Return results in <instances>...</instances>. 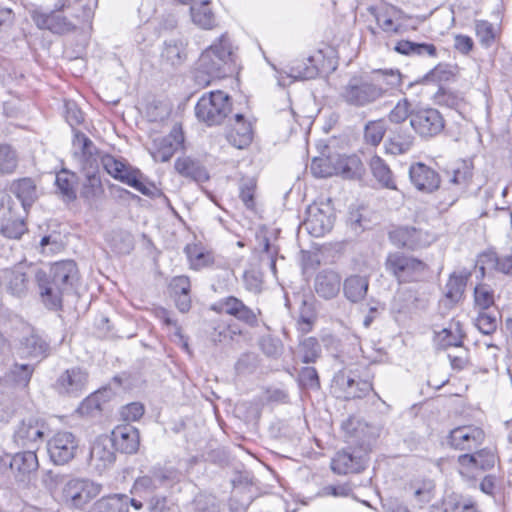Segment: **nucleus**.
<instances>
[{
	"mask_svg": "<svg viewBox=\"0 0 512 512\" xmlns=\"http://www.w3.org/2000/svg\"><path fill=\"white\" fill-rule=\"evenodd\" d=\"M34 278L41 303L57 311L63 307L64 296L75 292L79 271L73 260H65L52 264L47 270L37 269Z\"/></svg>",
	"mask_w": 512,
	"mask_h": 512,
	"instance_id": "obj_1",
	"label": "nucleus"
},
{
	"mask_svg": "<svg viewBox=\"0 0 512 512\" xmlns=\"http://www.w3.org/2000/svg\"><path fill=\"white\" fill-rule=\"evenodd\" d=\"M236 48L226 34L206 48L200 55L195 80L199 85L207 86L214 79H222L235 71Z\"/></svg>",
	"mask_w": 512,
	"mask_h": 512,
	"instance_id": "obj_2",
	"label": "nucleus"
},
{
	"mask_svg": "<svg viewBox=\"0 0 512 512\" xmlns=\"http://www.w3.org/2000/svg\"><path fill=\"white\" fill-rule=\"evenodd\" d=\"M364 16L368 22L376 24L375 27L369 24V32H375L377 27L384 32H407L418 29L425 20L422 15L411 14L389 4L368 7Z\"/></svg>",
	"mask_w": 512,
	"mask_h": 512,
	"instance_id": "obj_3",
	"label": "nucleus"
},
{
	"mask_svg": "<svg viewBox=\"0 0 512 512\" xmlns=\"http://www.w3.org/2000/svg\"><path fill=\"white\" fill-rule=\"evenodd\" d=\"M337 59V49L326 45L318 48L313 54L292 61L287 75L295 80L314 79L320 73L335 70Z\"/></svg>",
	"mask_w": 512,
	"mask_h": 512,
	"instance_id": "obj_4",
	"label": "nucleus"
},
{
	"mask_svg": "<svg viewBox=\"0 0 512 512\" xmlns=\"http://www.w3.org/2000/svg\"><path fill=\"white\" fill-rule=\"evenodd\" d=\"M104 170L114 179L134 188L145 196H154L157 192L153 184L145 183L140 170L133 168L125 160L116 158L110 154H104L100 158Z\"/></svg>",
	"mask_w": 512,
	"mask_h": 512,
	"instance_id": "obj_5",
	"label": "nucleus"
},
{
	"mask_svg": "<svg viewBox=\"0 0 512 512\" xmlns=\"http://www.w3.org/2000/svg\"><path fill=\"white\" fill-rule=\"evenodd\" d=\"M230 112V97L220 90L204 94L195 106L197 119L208 126L221 124Z\"/></svg>",
	"mask_w": 512,
	"mask_h": 512,
	"instance_id": "obj_6",
	"label": "nucleus"
},
{
	"mask_svg": "<svg viewBox=\"0 0 512 512\" xmlns=\"http://www.w3.org/2000/svg\"><path fill=\"white\" fill-rule=\"evenodd\" d=\"M385 267L399 283L418 281L428 268L422 260L402 252L390 253L386 258Z\"/></svg>",
	"mask_w": 512,
	"mask_h": 512,
	"instance_id": "obj_7",
	"label": "nucleus"
},
{
	"mask_svg": "<svg viewBox=\"0 0 512 512\" xmlns=\"http://www.w3.org/2000/svg\"><path fill=\"white\" fill-rule=\"evenodd\" d=\"M377 89L368 77L355 75L341 88L339 96L347 105L363 108L379 101Z\"/></svg>",
	"mask_w": 512,
	"mask_h": 512,
	"instance_id": "obj_8",
	"label": "nucleus"
},
{
	"mask_svg": "<svg viewBox=\"0 0 512 512\" xmlns=\"http://www.w3.org/2000/svg\"><path fill=\"white\" fill-rule=\"evenodd\" d=\"M88 381V371L74 366L59 374L53 384V389L62 397L78 398L87 390Z\"/></svg>",
	"mask_w": 512,
	"mask_h": 512,
	"instance_id": "obj_9",
	"label": "nucleus"
},
{
	"mask_svg": "<svg viewBox=\"0 0 512 512\" xmlns=\"http://www.w3.org/2000/svg\"><path fill=\"white\" fill-rule=\"evenodd\" d=\"M102 486L89 479L74 478L63 487L64 501L74 507L82 508L101 492Z\"/></svg>",
	"mask_w": 512,
	"mask_h": 512,
	"instance_id": "obj_10",
	"label": "nucleus"
},
{
	"mask_svg": "<svg viewBox=\"0 0 512 512\" xmlns=\"http://www.w3.org/2000/svg\"><path fill=\"white\" fill-rule=\"evenodd\" d=\"M46 425L42 419L28 417L16 426L13 433V442L27 450H36L44 440Z\"/></svg>",
	"mask_w": 512,
	"mask_h": 512,
	"instance_id": "obj_11",
	"label": "nucleus"
},
{
	"mask_svg": "<svg viewBox=\"0 0 512 512\" xmlns=\"http://www.w3.org/2000/svg\"><path fill=\"white\" fill-rule=\"evenodd\" d=\"M411 127L422 138H432L445 127L441 113L434 108H421L411 112Z\"/></svg>",
	"mask_w": 512,
	"mask_h": 512,
	"instance_id": "obj_12",
	"label": "nucleus"
},
{
	"mask_svg": "<svg viewBox=\"0 0 512 512\" xmlns=\"http://www.w3.org/2000/svg\"><path fill=\"white\" fill-rule=\"evenodd\" d=\"M213 310L218 313H223L234 317L241 323L249 327H257L259 324L258 315L261 311L257 312L248 307L241 299L235 296H227L220 299L214 306Z\"/></svg>",
	"mask_w": 512,
	"mask_h": 512,
	"instance_id": "obj_13",
	"label": "nucleus"
},
{
	"mask_svg": "<svg viewBox=\"0 0 512 512\" xmlns=\"http://www.w3.org/2000/svg\"><path fill=\"white\" fill-rule=\"evenodd\" d=\"M78 442L70 432L56 433L47 444L50 459L57 465L68 463L75 457Z\"/></svg>",
	"mask_w": 512,
	"mask_h": 512,
	"instance_id": "obj_14",
	"label": "nucleus"
},
{
	"mask_svg": "<svg viewBox=\"0 0 512 512\" xmlns=\"http://www.w3.org/2000/svg\"><path fill=\"white\" fill-rule=\"evenodd\" d=\"M484 431L474 425H465L450 431L447 442L456 450L472 451L478 449L484 442Z\"/></svg>",
	"mask_w": 512,
	"mask_h": 512,
	"instance_id": "obj_15",
	"label": "nucleus"
},
{
	"mask_svg": "<svg viewBox=\"0 0 512 512\" xmlns=\"http://www.w3.org/2000/svg\"><path fill=\"white\" fill-rule=\"evenodd\" d=\"M334 218L328 205L313 204L307 208L304 225L314 237H321L333 227Z\"/></svg>",
	"mask_w": 512,
	"mask_h": 512,
	"instance_id": "obj_16",
	"label": "nucleus"
},
{
	"mask_svg": "<svg viewBox=\"0 0 512 512\" xmlns=\"http://www.w3.org/2000/svg\"><path fill=\"white\" fill-rule=\"evenodd\" d=\"M391 241L398 247L416 250L428 246L433 238L415 227L403 226L390 232Z\"/></svg>",
	"mask_w": 512,
	"mask_h": 512,
	"instance_id": "obj_17",
	"label": "nucleus"
},
{
	"mask_svg": "<svg viewBox=\"0 0 512 512\" xmlns=\"http://www.w3.org/2000/svg\"><path fill=\"white\" fill-rule=\"evenodd\" d=\"M176 481V472L167 468H153L149 474L138 477L133 489L136 493H152Z\"/></svg>",
	"mask_w": 512,
	"mask_h": 512,
	"instance_id": "obj_18",
	"label": "nucleus"
},
{
	"mask_svg": "<svg viewBox=\"0 0 512 512\" xmlns=\"http://www.w3.org/2000/svg\"><path fill=\"white\" fill-rule=\"evenodd\" d=\"M184 142V136L180 127L174 126L171 132L153 140L151 155L155 161L167 162Z\"/></svg>",
	"mask_w": 512,
	"mask_h": 512,
	"instance_id": "obj_19",
	"label": "nucleus"
},
{
	"mask_svg": "<svg viewBox=\"0 0 512 512\" xmlns=\"http://www.w3.org/2000/svg\"><path fill=\"white\" fill-rule=\"evenodd\" d=\"M365 448L362 450L339 451L331 462V469L340 475L348 473H359L365 469L367 464Z\"/></svg>",
	"mask_w": 512,
	"mask_h": 512,
	"instance_id": "obj_20",
	"label": "nucleus"
},
{
	"mask_svg": "<svg viewBox=\"0 0 512 512\" xmlns=\"http://www.w3.org/2000/svg\"><path fill=\"white\" fill-rule=\"evenodd\" d=\"M346 441L361 448L369 446L375 436V428L364 422L361 418L350 416L342 423Z\"/></svg>",
	"mask_w": 512,
	"mask_h": 512,
	"instance_id": "obj_21",
	"label": "nucleus"
},
{
	"mask_svg": "<svg viewBox=\"0 0 512 512\" xmlns=\"http://www.w3.org/2000/svg\"><path fill=\"white\" fill-rule=\"evenodd\" d=\"M130 507L138 511L143 508V503L126 494L117 493L98 499L89 512H130Z\"/></svg>",
	"mask_w": 512,
	"mask_h": 512,
	"instance_id": "obj_22",
	"label": "nucleus"
},
{
	"mask_svg": "<svg viewBox=\"0 0 512 512\" xmlns=\"http://www.w3.org/2000/svg\"><path fill=\"white\" fill-rule=\"evenodd\" d=\"M115 451L113 442L108 436L98 437L90 450V465L102 472L115 462Z\"/></svg>",
	"mask_w": 512,
	"mask_h": 512,
	"instance_id": "obj_23",
	"label": "nucleus"
},
{
	"mask_svg": "<svg viewBox=\"0 0 512 512\" xmlns=\"http://www.w3.org/2000/svg\"><path fill=\"white\" fill-rule=\"evenodd\" d=\"M116 451L124 454H134L140 445V435L137 428L131 424L116 426L109 437Z\"/></svg>",
	"mask_w": 512,
	"mask_h": 512,
	"instance_id": "obj_24",
	"label": "nucleus"
},
{
	"mask_svg": "<svg viewBox=\"0 0 512 512\" xmlns=\"http://www.w3.org/2000/svg\"><path fill=\"white\" fill-rule=\"evenodd\" d=\"M409 176L414 187L425 193H432L440 186V177L431 167L416 163L409 169Z\"/></svg>",
	"mask_w": 512,
	"mask_h": 512,
	"instance_id": "obj_25",
	"label": "nucleus"
},
{
	"mask_svg": "<svg viewBox=\"0 0 512 512\" xmlns=\"http://www.w3.org/2000/svg\"><path fill=\"white\" fill-rule=\"evenodd\" d=\"M38 466V459L34 450L16 453L9 461V467L16 481L22 483L29 481L31 475L37 471Z\"/></svg>",
	"mask_w": 512,
	"mask_h": 512,
	"instance_id": "obj_26",
	"label": "nucleus"
},
{
	"mask_svg": "<svg viewBox=\"0 0 512 512\" xmlns=\"http://www.w3.org/2000/svg\"><path fill=\"white\" fill-rule=\"evenodd\" d=\"M368 79L374 87L378 88L379 93L376 95L379 100L398 89L402 84V75L398 69L373 70Z\"/></svg>",
	"mask_w": 512,
	"mask_h": 512,
	"instance_id": "obj_27",
	"label": "nucleus"
},
{
	"mask_svg": "<svg viewBox=\"0 0 512 512\" xmlns=\"http://www.w3.org/2000/svg\"><path fill=\"white\" fill-rule=\"evenodd\" d=\"M10 192L21 202L25 213L28 212L39 197L36 182L30 177L13 180L10 184Z\"/></svg>",
	"mask_w": 512,
	"mask_h": 512,
	"instance_id": "obj_28",
	"label": "nucleus"
},
{
	"mask_svg": "<svg viewBox=\"0 0 512 512\" xmlns=\"http://www.w3.org/2000/svg\"><path fill=\"white\" fill-rule=\"evenodd\" d=\"M341 281V276L336 271L331 269L321 270L314 280L315 292L321 298L332 299L338 295Z\"/></svg>",
	"mask_w": 512,
	"mask_h": 512,
	"instance_id": "obj_29",
	"label": "nucleus"
},
{
	"mask_svg": "<svg viewBox=\"0 0 512 512\" xmlns=\"http://www.w3.org/2000/svg\"><path fill=\"white\" fill-rule=\"evenodd\" d=\"M31 17L40 30L49 32H70L72 27L59 12L45 13L41 10H34Z\"/></svg>",
	"mask_w": 512,
	"mask_h": 512,
	"instance_id": "obj_30",
	"label": "nucleus"
},
{
	"mask_svg": "<svg viewBox=\"0 0 512 512\" xmlns=\"http://www.w3.org/2000/svg\"><path fill=\"white\" fill-rule=\"evenodd\" d=\"M414 135L403 126H397L391 130V134L385 143L386 151L393 155L407 153L414 145Z\"/></svg>",
	"mask_w": 512,
	"mask_h": 512,
	"instance_id": "obj_31",
	"label": "nucleus"
},
{
	"mask_svg": "<svg viewBox=\"0 0 512 512\" xmlns=\"http://www.w3.org/2000/svg\"><path fill=\"white\" fill-rule=\"evenodd\" d=\"M175 170L183 177L195 182H205L209 179L206 168L198 161L189 156L180 157L175 161Z\"/></svg>",
	"mask_w": 512,
	"mask_h": 512,
	"instance_id": "obj_32",
	"label": "nucleus"
},
{
	"mask_svg": "<svg viewBox=\"0 0 512 512\" xmlns=\"http://www.w3.org/2000/svg\"><path fill=\"white\" fill-rule=\"evenodd\" d=\"M253 138L251 124L245 121L242 114L235 115V124L227 133L228 142L238 149L247 147Z\"/></svg>",
	"mask_w": 512,
	"mask_h": 512,
	"instance_id": "obj_33",
	"label": "nucleus"
},
{
	"mask_svg": "<svg viewBox=\"0 0 512 512\" xmlns=\"http://www.w3.org/2000/svg\"><path fill=\"white\" fill-rule=\"evenodd\" d=\"M187 41L183 37L171 38L164 43L163 59L173 67L181 66L187 59Z\"/></svg>",
	"mask_w": 512,
	"mask_h": 512,
	"instance_id": "obj_34",
	"label": "nucleus"
},
{
	"mask_svg": "<svg viewBox=\"0 0 512 512\" xmlns=\"http://www.w3.org/2000/svg\"><path fill=\"white\" fill-rule=\"evenodd\" d=\"M387 47L403 55H418L435 57L437 50L434 44L417 43L408 40L389 41Z\"/></svg>",
	"mask_w": 512,
	"mask_h": 512,
	"instance_id": "obj_35",
	"label": "nucleus"
},
{
	"mask_svg": "<svg viewBox=\"0 0 512 512\" xmlns=\"http://www.w3.org/2000/svg\"><path fill=\"white\" fill-rule=\"evenodd\" d=\"M21 351L28 357L44 359L50 354V344L43 336L32 332L21 340Z\"/></svg>",
	"mask_w": 512,
	"mask_h": 512,
	"instance_id": "obj_36",
	"label": "nucleus"
},
{
	"mask_svg": "<svg viewBox=\"0 0 512 512\" xmlns=\"http://www.w3.org/2000/svg\"><path fill=\"white\" fill-rule=\"evenodd\" d=\"M369 288V279L367 276L351 275L343 282L344 296L352 303H358L363 300Z\"/></svg>",
	"mask_w": 512,
	"mask_h": 512,
	"instance_id": "obj_37",
	"label": "nucleus"
},
{
	"mask_svg": "<svg viewBox=\"0 0 512 512\" xmlns=\"http://www.w3.org/2000/svg\"><path fill=\"white\" fill-rule=\"evenodd\" d=\"M337 383L343 389L346 399L362 398L373 389L371 382L362 379L356 380L344 374L337 377Z\"/></svg>",
	"mask_w": 512,
	"mask_h": 512,
	"instance_id": "obj_38",
	"label": "nucleus"
},
{
	"mask_svg": "<svg viewBox=\"0 0 512 512\" xmlns=\"http://www.w3.org/2000/svg\"><path fill=\"white\" fill-rule=\"evenodd\" d=\"M464 333L461 323L452 320L447 328H443L436 334V341L440 348L461 347L463 344Z\"/></svg>",
	"mask_w": 512,
	"mask_h": 512,
	"instance_id": "obj_39",
	"label": "nucleus"
},
{
	"mask_svg": "<svg viewBox=\"0 0 512 512\" xmlns=\"http://www.w3.org/2000/svg\"><path fill=\"white\" fill-rule=\"evenodd\" d=\"M335 175H340L345 179L360 178L363 173V165L359 157L356 155H339L337 154Z\"/></svg>",
	"mask_w": 512,
	"mask_h": 512,
	"instance_id": "obj_40",
	"label": "nucleus"
},
{
	"mask_svg": "<svg viewBox=\"0 0 512 512\" xmlns=\"http://www.w3.org/2000/svg\"><path fill=\"white\" fill-rule=\"evenodd\" d=\"M210 0H200L190 7L192 21L201 29L214 28L215 16L210 8Z\"/></svg>",
	"mask_w": 512,
	"mask_h": 512,
	"instance_id": "obj_41",
	"label": "nucleus"
},
{
	"mask_svg": "<svg viewBox=\"0 0 512 512\" xmlns=\"http://www.w3.org/2000/svg\"><path fill=\"white\" fill-rule=\"evenodd\" d=\"M77 175L66 169H62L55 176V185L59 193L68 202H72L76 199L75 185L77 183Z\"/></svg>",
	"mask_w": 512,
	"mask_h": 512,
	"instance_id": "obj_42",
	"label": "nucleus"
},
{
	"mask_svg": "<svg viewBox=\"0 0 512 512\" xmlns=\"http://www.w3.org/2000/svg\"><path fill=\"white\" fill-rule=\"evenodd\" d=\"M101 178L96 173L87 174L80 196L89 204H94L103 195Z\"/></svg>",
	"mask_w": 512,
	"mask_h": 512,
	"instance_id": "obj_43",
	"label": "nucleus"
},
{
	"mask_svg": "<svg viewBox=\"0 0 512 512\" xmlns=\"http://www.w3.org/2000/svg\"><path fill=\"white\" fill-rule=\"evenodd\" d=\"M19 154L17 150L8 143L0 144V174H13L18 167Z\"/></svg>",
	"mask_w": 512,
	"mask_h": 512,
	"instance_id": "obj_44",
	"label": "nucleus"
},
{
	"mask_svg": "<svg viewBox=\"0 0 512 512\" xmlns=\"http://www.w3.org/2000/svg\"><path fill=\"white\" fill-rule=\"evenodd\" d=\"M370 168L376 180L385 188L396 189L392 172L386 163L377 155L370 160Z\"/></svg>",
	"mask_w": 512,
	"mask_h": 512,
	"instance_id": "obj_45",
	"label": "nucleus"
},
{
	"mask_svg": "<svg viewBox=\"0 0 512 512\" xmlns=\"http://www.w3.org/2000/svg\"><path fill=\"white\" fill-rule=\"evenodd\" d=\"M337 154L327 157H315L312 160L310 170L315 177L327 178L335 175Z\"/></svg>",
	"mask_w": 512,
	"mask_h": 512,
	"instance_id": "obj_46",
	"label": "nucleus"
},
{
	"mask_svg": "<svg viewBox=\"0 0 512 512\" xmlns=\"http://www.w3.org/2000/svg\"><path fill=\"white\" fill-rule=\"evenodd\" d=\"M466 280V276L452 274L445 285V300L441 303L449 301L450 304H454L458 302L464 292Z\"/></svg>",
	"mask_w": 512,
	"mask_h": 512,
	"instance_id": "obj_47",
	"label": "nucleus"
},
{
	"mask_svg": "<svg viewBox=\"0 0 512 512\" xmlns=\"http://www.w3.org/2000/svg\"><path fill=\"white\" fill-rule=\"evenodd\" d=\"M499 312L497 311H479L474 324L477 329L484 335L493 334L498 327Z\"/></svg>",
	"mask_w": 512,
	"mask_h": 512,
	"instance_id": "obj_48",
	"label": "nucleus"
},
{
	"mask_svg": "<svg viewBox=\"0 0 512 512\" xmlns=\"http://www.w3.org/2000/svg\"><path fill=\"white\" fill-rule=\"evenodd\" d=\"M26 224L21 216L13 214L11 219L0 224V232L7 238L19 239L26 232Z\"/></svg>",
	"mask_w": 512,
	"mask_h": 512,
	"instance_id": "obj_49",
	"label": "nucleus"
},
{
	"mask_svg": "<svg viewBox=\"0 0 512 512\" xmlns=\"http://www.w3.org/2000/svg\"><path fill=\"white\" fill-rule=\"evenodd\" d=\"M8 290L11 294L21 297L26 294L28 290V279L24 272L15 270L7 275Z\"/></svg>",
	"mask_w": 512,
	"mask_h": 512,
	"instance_id": "obj_50",
	"label": "nucleus"
},
{
	"mask_svg": "<svg viewBox=\"0 0 512 512\" xmlns=\"http://www.w3.org/2000/svg\"><path fill=\"white\" fill-rule=\"evenodd\" d=\"M386 132V125L383 120L369 121L364 130V138L367 143L377 146L382 141Z\"/></svg>",
	"mask_w": 512,
	"mask_h": 512,
	"instance_id": "obj_51",
	"label": "nucleus"
},
{
	"mask_svg": "<svg viewBox=\"0 0 512 512\" xmlns=\"http://www.w3.org/2000/svg\"><path fill=\"white\" fill-rule=\"evenodd\" d=\"M193 512H220L219 500L211 494H199L192 502Z\"/></svg>",
	"mask_w": 512,
	"mask_h": 512,
	"instance_id": "obj_52",
	"label": "nucleus"
},
{
	"mask_svg": "<svg viewBox=\"0 0 512 512\" xmlns=\"http://www.w3.org/2000/svg\"><path fill=\"white\" fill-rule=\"evenodd\" d=\"M477 265L482 273L485 271H509L505 266H499V256L493 250H488L479 255Z\"/></svg>",
	"mask_w": 512,
	"mask_h": 512,
	"instance_id": "obj_53",
	"label": "nucleus"
},
{
	"mask_svg": "<svg viewBox=\"0 0 512 512\" xmlns=\"http://www.w3.org/2000/svg\"><path fill=\"white\" fill-rule=\"evenodd\" d=\"M302 352V361L304 363H314L321 354V346L318 340L314 337L305 338L300 343Z\"/></svg>",
	"mask_w": 512,
	"mask_h": 512,
	"instance_id": "obj_54",
	"label": "nucleus"
},
{
	"mask_svg": "<svg viewBox=\"0 0 512 512\" xmlns=\"http://www.w3.org/2000/svg\"><path fill=\"white\" fill-rule=\"evenodd\" d=\"M261 351L269 358H279L284 350L282 341L279 338L273 336H264L260 340Z\"/></svg>",
	"mask_w": 512,
	"mask_h": 512,
	"instance_id": "obj_55",
	"label": "nucleus"
},
{
	"mask_svg": "<svg viewBox=\"0 0 512 512\" xmlns=\"http://www.w3.org/2000/svg\"><path fill=\"white\" fill-rule=\"evenodd\" d=\"M458 472L460 475L471 478L474 477L475 472L479 470L477 459L473 453L461 454L457 458Z\"/></svg>",
	"mask_w": 512,
	"mask_h": 512,
	"instance_id": "obj_56",
	"label": "nucleus"
},
{
	"mask_svg": "<svg viewBox=\"0 0 512 512\" xmlns=\"http://www.w3.org/2000/svg\"><path fill=\"white\" fill-rule=\"evenodd\" d=\"M34 367L29 364H15L11 376L14 383L22 388H26L31 380Z\"/></svg>",
	"mask_w": 512,
	"mask_h": 512,
	"instance_id": "obj_57",
	"label": "nucleus"
},
{
	"mask_svg": "<svg viewBox=\"0 0 512 512\" xmlns=\"http://www.w3.org/2000/svg\"><path fill=\"white\" fill-rule=\"evenodd\" d=\"M412 111L413 110H410L409 101L405 98L397 102V104L388 114V119L390 122L400 126V124L405 122L406 119L409 118L411 120Z\"/></svg>",
	"mask_w": 512,
	"mask_h": 512,
	"instance_id": "obj_58",
	"label": "nucleus"
},
{
	"mask_svg": "<svg viewBox=\"0 0 512 512\" xmlns=\"http://www.w3.org/2000/svg\"><path fill=\"white\" fill-rule=\"evenodd\" d=\"M256 181L252 178L244 180L240 185V199L246 208H255Z\"/></svg>",
	"mask_w": 512,
	"mask_h": 512,
	"instance_id": "obj_59",
	"label": "nucleus"
},
{
	"mask_svg": "<svg viewBox=\"0 0 512 512\" xmlns=\"http://www.w3.org/2000/svg\"><path fill=\"white\" fill-rule=\"evenodd\" d=\"M452 77L453 72L450 65L438 64L422 78V82L449 81Z\"/></svg>",
	"mask_w": 512,
	"mask_h": 512,
	"instance_id": "obj_60",
	"label": "nucleus"
},
{
	"mask_svg": "<svg viewBox=\"0 0 512 512\" xmlns=\"http://www.w3.org/2000/svg\"><path fill=\"white\" fill-rule=\"evenodd\" d=\"M73 147L79 150L83 157L90 158L96 150L93 142L82 132L77 131L74 134Z\"/></svg>",
	"mask_w": 512,
	"mask_h": 512,
	"instance_id": "obj_61",
	"label": "nucleus"
},
{
	"mask_svg": "<svg viewBox=\"0 0 512 512\" xmlns=\"http://www.w3.org/2000/svg\"><path fill=\"white\" fill-rule=\"evenodd\" d=\"M475 304L480 311L489 310L494 303L493 293L485 285H479L474 290Z\"/></svg>",
	"mask_w": 512,
	"mask_h": 512,
	"instance_id": "obj_62",
	"label": "nucleus"
},
{
	"mask_svg": "<svg viewBox=\"0 0 512 512\" xmlns=\"http://www.w3.org/2000/svg\"><path fill=\"white\" fill-rule=\"evenodd\" d=\"M473 453L475 459H477V464L479 466L480 471H486L494 467L497 457L495 453L488 448L483 449H474Z\"/></svg>",
	"mask_w": 512,
	"mask_h": 512,
	"instance_id": "obj_63",
	"label": "nucleus"
},
{
	"mask_svg": "<svg viewBox=\"0 0 512 512\" xmlns=\"http://www.w3.org/2000/svg\"><path fill=\"white\" fill-rule=\"evenodd\" d=\"M100 393H92L86 397L79 405L78 412L82 415H94L101 411L102 402L100 401Z\"/></svg>",
	"mask_w": 512,
	"mask_h": 512,
	"instance_id": "obj_64",
	"label": "nucleus"
}]
</instances>
